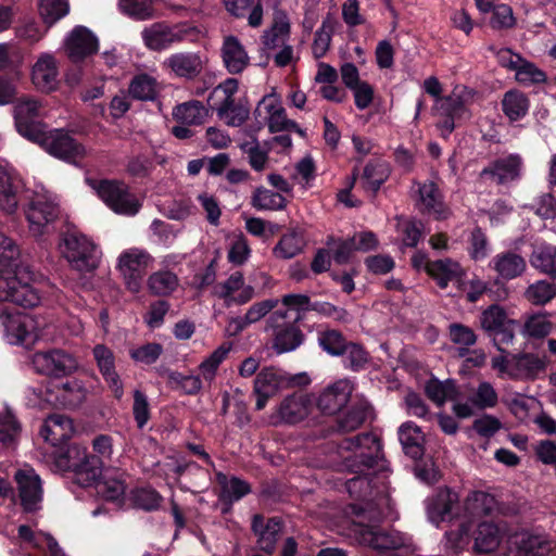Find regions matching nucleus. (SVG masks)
Listing matches in <instances>:
<instances>
[{
	"label": "nucleus",
	"mask_w": 556,
	"mask_h": 556,
	"mask_svg": "<svg viewBox=\"0 0 556 556\" xmlns=\"http://www.w3.org/2000/svg\"><path fill=\"white\" fill-rule=\"evenodd\" d=\"M18 248L0 233V302L10 301L23 307H35L41 295L33 286V273L28 267L20 266Z\"/></svg>",
	"instance_id": "obj_1"
},
{
	"label": "nucleus",
	"mask_w": 556,
	"mask_h": 556,
	"mask_svg": "<svg viewBox=\"0 0 556 556\" xmlns=\"http://www.w3.org/2000/svg\"><path fill=\"white\" fill-rule=\"evenodd\" d=\"M339 450L340 453H352L342 455L343 466L348 471L357 475L346 481V490L351 496L362 497L369 490V480L364 472L372 468L381 457V442L374 433H362L344 439Z\"/></svg>",
	"instance_id": "obj_2"
},
{
	"label": "nucleus",
	"mask_w": 556,
	"mask_h": 556,
	"mask_svg": "<svg viewBox=\"0 0 556 556\" xmlns=\"http://www.w3.org/2000/svg\"><path fill=\"white\" fill-rule=\"evenodd\" d=\"M96 455L88 453L87 447L72 444L63 455L56 459V466L62 470L74 472L76 482L90 486L101 476L104 462L110 460L113 454V440L110 435L99 434L92 440Z\"/></svg>",
	"instance_id": "obj_3"
},
{
	"label": "nucleus",
	"mask_w": 556,
	"mask_h": 556,
	"mask_svg": "<svg viewBox=\"0 0 556 556\" xmlns=\"http://www.w3.org/2000/svg\"><path fill=\"white\" fill-rule=\"evenodd\" d=\"M359 521L355 525V534L361 544L367 545L379 553L409 549L410 538L395 529L379 527L382 513L371 505L357 511Z\"/></svg>",
	"instance_id": "obj_4"
},
{
	"label": "nucleus",
	"mask_w": 556,
	"mask_h": 556,
	"mask_svg": "<svg viewBox=\"0 0 556 556\" xmlns=\"http://www.w3.org/2000/svg\"><path fill=\"white\" fill-rule=\"evenodd\" d=\"M238 89V80L227 78L217 85L207 98L208 108L228 127H241L250 116L248 103L236 99Z\"/></svg>",
	"instance_id": "obj_5"
},
{
	"label": "nucleus",
	"mask_w": 556,
	"mask_h": 556,
	"mask_svg": "<svg viewBox=\"0 0 556 556\" xmlns=\"http://www.w3.org/2000/svg\"><path fill=\"white\" fill-rule=\"evenodd\" d=\"M87 395L84 383L72 379L63 383L50 384L43 388L30 387L27 397L31 405L45 408L47 406L75 408L79 406Z\"/></svg>",
	"instance_id": "obj_6"
},
{
	"label": "nucleus",
	"mask_w": 556,
	"mask_h": 556,
	"mask_svg": "<svg viewBox=\"0 0 556 556\" xmlns=\"http://www.w3.org/2000/svg\"><path fill=\"white\" fill-rule=\"evenodd\" d=\"M85 180L99 199L114 213L124 216H135L139 213L142 203L124 181L90 177Z\"/></svg>",
	"instance_id": "obj_7"
},
{
	"label": "nucleus",
	"mask_w": 556,
	"mask_h": 556,
	"mask_svg": "<svg viewBox=\"0 0 556 556\" xmlns=\"http://www.w3.org/2000/svg\"><path fill=\"white\" fill-rule=\"evenodd\" d=\"M61 254L78 271H91L98 267L100 251L84 233L76 230L66 231L60 242Z\"/></svg>",
	"instance_id": "obj_8"
},
{
	"label": "nucleus",
	"mask_w": 556,
	"mask_h": 556,
	"mask_svg": "<svg viewBox=\"0 0 556 556\" xmlns=\"http://www.w3.org/2000/svg\"><path fill=\"white\" fill-rule=\"evenodd\" d=\"M153 262L154 257L144 249L130 248L119 254L117 269L130 292L138 293L141 290L143 277Z\"/></svg>",
	"instance_id": "obj_9"
},
{
	"label": "nucleus",
	"mask_w": 556,
	"mask_h": 556,
	"mask_svg": "<svg viewBox=\"0 0 556 556\" xmlns=\"http://www.w3.org/2000/svg\"><path fill=\"white\" fill-rule=\"evenodd\" d=\"M29 232L41 237L53 230V224L59 215L58 204L46 193L36 194L25 210Z\"/></svg>",
	"instance_id": "obj_10"
},
{
	"label": "nucleus",
	"mask_w": 556,
	"mask_h": 556,
	"mask_svg": "<svg viewBox=\"0 0 556 556\" xmlns=\"http://www.w3.org/2000/svg\"><path fill=\"white\" fill-rule=\"evenodd\" d=\"M31 364L37 374L53 378L70 376L78 367L76 358L61 349L37 351L31 356Z\"/></svg>",
	"instance_id": "obj_11"
},
{
	"label": "nucleus",
	"mask_w": 556,
	"mask_h": 556,
	"mask_svg": "<svg viewBox=\"0 0 556 556\" xmlns=\"http://www.w3.org/2000/svg\"><path fill=\"white\" fill-rule=\"evenodd\" d=\"M294 383L295 377L290 376L280 368H263L254 380L253 392L256 395V410L264 409L270 397Z\"/></svg>",
	"instance_id": "obj_12"
},
{
	"label": "nucleus",
	"mask_w": 556,
	"mask_h": 556,
	"mask_svg": "<svg viewBox=\"0 0 556 556\" xmlns=\"http://www.w3.org/2000/svg\"><path fill=\"white\" fill-rule=\"evenodd\" d=\"M287 311H275L267 319V329L273 330V348L278 354L294 351L304 340L301 329L294 324L287 321Z\"/></svg>",
	"instance_id": "obj_13"
},
{
	"label": "nucleus",
	"mask_w": 556,
	"mask_h": 556,
	"mask_svg": "<svg viewBox=\"0 0 556 556\" xmlns=\"http://www.w3.org/2000/svg\"><path fill=\"white\" fill-rule=\"evenodd\" d=\"M193 31L192 27L186 24L169 25L164 22L153 23L146 27L141 37L148 49L162 51L175 43H180Z\"/></svg>",
	"instance_id": "obj_14"
},
{
	"label": "nucleus",
	"mask_w": 556,
	"mask_h": 556,
	"mask_svg": "<svg viewBox=\"0 0 556 556\" xmlns=\"http://www.w3.org/2000/svg\"><path fill=\"white\" fill-rule=\"evenodd\" d=\"M18 498L25 513H36L42 508L43 486L40 476L31 467H23L15 471Z\"/></svg>",
	"instance_id": "obj_15"
},
{
	"label": "nucleus",
	"mask_w": 556,
	"mask_h": 556,
	"mask_svg": "<svg viewBox=\"0 0 556 556\" xmlns=\"http://www.w3.org/2000/svg\"><path fill=\"white\" fill-rule=\"evenodd\" d=\"M260 117L267 124L270 132L300 130L298 124L287 117L280 98L275 93L266 94L254 110V118Z\"/></svg>",
	"instance_id": "obj_16"
},
{
	"label": "nucleus",
	"mask_w": 556,
	"mask_h": 556,
	"mask_svg": "<svg viewBox=\"0 0 556 556\" xmlns=\"http://www.w3.org/2000/svg\"><path fill=\"white\" fill-rule=\"evenodd\" d=\"M41 102L33 97L21 98L14 105L15 126L23 137L39 140L43 125L39 121Z\"/></svg>",
	"instance_id": "obj_17"
},
{
	"label": "nucleus",
	"mask_w": 556,
	"mask_h": 556,
	"mask_svg": "<svg viewBox=\"0 0 556 556\" xmlns=\"http://www.w3.org/2000/svg\"><path fill=\"white\" fill-rule=\"evenodd\" d=\"M428 520L439 527L459 517V496L451 489H440L426 500Z\"/></svg>",
	"instance_id": "obj_18"
},
{
	"label": "nucleus",
	"mask_w": 556,
	"mask_h": 556,
	"mask_svg": "<svg viewBox=\"0 0 556 556\" xmlns=\"http://www.w3.org/2000/svg\"><path fill=\"white\" fill-rule=\"evenodd\" d=\"M433 111L441 118L437 127L443 138H447L453 132L456 127V121L470 117L469 110L463 98L455 93L438 98Z\"/></svg>",
	"instance_id": "obj_19"
},
{
	"label": "nucleus",
	"mask_w": 556,
	"mask_h": 556,
	"mask_svg": "<svg viewBox=\"0 0 556 556\" xmlns=\"http://www.w3.org/2000/svg\"><path fill=\"white\" fill-rule=\"evenodd\" d=\"M0 323L11 344L31 345L40 337L36 321L31 316H14L0 308Z\"/></svg>",
	"instance_id": "obj_20"
},
{
	"label": "nucleus",
	"mask_w": 556,
	"mask_h": 556,
	"mask_svg": "<svg viewBox=\"0 0 556 556\" xmlns=\"http://www.w3.org/2000/svg\"><path fill=\"white\" fill-rule=\"evenodd\" d=\"M34 141L39 142L49 154L67 162H75L86 154L84 146L62 130H42L41 138Z\"/></svg>",
	"instance_id": "obj_21"
},
{
	"label": "nucleus",
	"mask_w": 556,
	"mask_h": 556,
	"mask_svg": "<svg viewBox=\"0 0 556 556\" xmlns=\"http://www.w3.org/2000/svg\"><path fill=\"white\" fill-rule=\"evenodd\" d=\"M509 553L514 556H556V541L546 534L518 533L510 538Z\"/></svg>",
	"instance_id": "obj_22"
},
{
	"label": "nucleus",
	"mask_w": 556,
	"mask_h": 556,
	"mask_svg": "<svg viewBox=\"0 0 556 556\" xmlns=\"http://www.w3.org/2000/svg\"><path fill=\"white\" fill-rule=\"evenodd\" d=\"M311 401L303 393H293L286 396L276 410L269 416V424L295 425L304 420L309 414Z\"/></svg>",
	"instance_id": "obj_23"
},
{
	"label": "nucleus",
	"mask_w": 556,
	"mask_h": 556,
	"mask_svg": "<svg viewBox=\"0 0 556 556\" xmlns=\"http://www.w3.org/2000/svg\"><path fill=\"white\" fill-rule=\"evenodd\" d=\"M214 294L222 299L226 306H231L250 302L256 293L254 287L245 285L243 274L235 271L214 287Z\"/></svg>",
	"instance_id": "obj_24"
},
{
	"label": "nucleus",
	"mask_w": 556,
	"mask_h": 556,
	"mask_svg": "<svg viewBox=\"0 0 556 556\" xmlns=\"http://www.w3.org/2000/svg\"><path fill=\"white\" fill-rule=\"evenodd\" d=\"M418 189L417 205L421 213L432 216L437 220L447 219L452 212L443 201V194L435 182L427 180L416 184Z\"/></svg>",
	"instance_id": "obj_25"
},
{
	"label": "nucleus",
	"mask_w": 556,
	"mask_h": 556,
	"mask_svg": "<svg viewBox=\"0 0 556 556\" xmlns=\"http://www.w3.org/2000/svg\"><path fill=\"white\" fill-rule=\"evenodd\" d=\"M352 392V382L349 379H339L320 393L317 406L324 414L333 415L346 405Z\"/></svg>",
	"instance_id": "obj_26"
},
{
	"label": "nucleus",
	"mask_w": 556,
	"mask_h": 556,
	"mask_svg": "<svg viewBox=\"0 0 556 556\" xmlns=\"http://www.w3.org/2000/svg\"><path fill=\"white\" fill-rule=\"evenodd\" d=\"M522 159L517 153L500 157L481 170V177H490L500 185L514 181L521 176Z\"/></svg>",
	"instance_id": "obj_27"
},
{
	"label": "nucleus",
	"mask_w": 556,
	"mask_h": 556,
	"mask_svg": "<svg viewBox=\"0 0 556 556\" xmlns=\"http://www.w3.org/2000/svg\"><path fill=\"white\" fill-rule=\"evenodd\" d=\"M68 58L78 62L96 53L99 48L97 37L86 27L76 26L65 41Z\"/></svg>",
	"instance_id": "obj_28"
},
{
	"label": "nucleus",
	"mask_w": 556,
	"mask_h": 556,
	"mask_svg": "<svg viewBox=\"0 0 556 556\" xmlns=\"http://www.w3.org/2000/svg\"><path fill=\"white\" fill-rule=\"evenodd\" d=\"M31 81L42 92L56 89L59 84V68L55 58L50 53L39 55L31 68Z\"/></svg>",
	"instance_id": "obj_29"
},
{
	"label": "nucleus",
	"mask_w": 556,
	"mask_h": 556,
	"mask_svg": "<svg viewBox=\"0 0 556 556\" xmlns=\"http://www.w3.org/2000/svg\"><path fill=\"white\" fill-rule=\"evenodd\" d=\"M220 56L227 72L231 75L241 74L250 65V56L238 37H224Z\"/></svg>",
	"instance_id": "obj_30"
},
{
	"label": "nucleus",
	"mask_w": 556,
	"mask_h": 556,
	"mask_svg": "<svg viewBox=\"0 0 556 556\" xmlns=\"http://www.w3.org/2000/svg\"><path fill=\"white\" fill-rule=\"evenodd\" d=\"M73 420L63 414L48 416L40 428V435L52 446L62 445L74 434Z\"/></svg>",
	"instance_id": "obj_31"
},
{
	"label": "nucleus",
	"mask_w": 556,
	"mask_h": 556,
	"mask_svg": "<svg viewBox=\"0 0 556 556\" xmlns=\"http://www.w3.org/2000/svg\"><path fill=\"white\" fill-rule=\"evenodd\" d=\"M164 67L177 77L193 79L203 71V61L198 52H176L166 58Z\"/></svg>",
	"instance_id": "obj_32"
},
{
	"label": "nucleus",
	"mask_w": 556,
	"mask_h": 556,
	"mask_svg": "<svg viewBox=\"0 0 556 556\" xmlns=\"http://www.w3.org/2000/svg\"><path fill=\"white\" fill-rule=\"evenodd\" d=\"M20 181L12 167L0 163V210L14 214L18 206Z\"/></svg>",
	"instance_id": "obj_33"
},
{
	"label": "nucleus",
	"mask_w": 556,
	"mask_h": 556,
	"mask_svg": "<svg viewBox=\"0 0 556 556\" xmlns=\"http://www.w3.org/2000/svg\"><path fill=\"white\" fill-rule=\"evenodd\" d=\"M505 536V529L490 521L478 525L475 532L473 551L476 554H489L495 552Z\"/></svg>",
	"instance_id": "obj_34"
},
{
	"label": "nucleus",
	"mask_w": 556,
	"mask_h": 556,
	"mask_svg": "<svg viewBox=\"0 0 556 556\" xmlns=\"http://www.w3.org/2000/svg\"><path fill=\"white\" fill-rule=\"evenodd\" d=\"M490 267L504 280L521 276L526 268V260L518 253L505 251L497 253L490 262Z\"/></svg>",
	"instance_id": "obj_35"
},
{
	"label": "nucleus",
	"mask_w": 556,
	"mask_h": 556,
	"mask_svg": "<svg viewBox=\"0 0 556 556\" xmlns=\"http://www.w3.org/2000/svg\"><path fill=\"white\" fill-rule=\"evenodd\" d=\"M252 529L258 536L257 544L260 549L267 554L274 553L282 529L281 521L277 518H271L264 523V518L255 515L252 520Z\"/></svg>",
	"instance_id": "obj_36"
},
{
	"label": "nucleus",
	"mask_w": 556,
	"mask_h": 556,
	"mask_svg": "<svg viewBox=\"0 0 556 556\" xmlns=\"http://www.w3.org/2000/svg\"><path fill=\"white\" fill-rule=\"evenodd\" d=\"M93 356L101 374L112 388L115 396L121 399L123 395V384L115 371V358L113 352L108 346L98 344L93 348Z\"/></svg>",
	"instance_id": "obj_37"
},
{
	"label": "nucleus",
	"mask_w": 556,
	"mask_h": 556,
	"mask_svg": "<svg viewBox=\"0 0 556 556\" xmlns=\"http://www.w3.org/2000/svg\"><path fill=\"white\" fill-rule=\"evenodd\" d=\"M290 21L285 11L274 14L271 26L264 30L261 40L265 50H274L280 43L285 45L290 37Z\"/></svg>",
	"instance_id": "obj_38"
},
{
	"label": "nucleus",
	"mask_w": 556,
	"mask_h": 556,
	"mask_svg": "<svg viewBox=\"0 0 556 556\" xmlns=\"http://www.w3.org/2000/svg\"><path fill=\"white\" fill-rule=\"evenodd\" d=\"M426 271L442 289L446 288L450 282L460 280L464 275L460 264L451 258L438 260L427 264Z\"/></svg>",
	"instance_id": "obj_39"
},
{
	"label": "nucleus",
	"mask_w": 556,
	"mask_h": 556,
	"mask_svg": "<svg viewBox=\"0 0 556 556\" xmlns=\"http://www.w3.org/2000/svg\"><path fill=\"white\" fill-rule=\"evenodd\" d=\"M180 280L174 270L160 268L150 274L147 279V288L152 295L169 296L179 288Z\"/></svg>",
	"instance_id": "obj_40"
},
{
	"label": "nucleus",
	"mask_w": 556,
	"mask_h": 556,
	"mask_svg": "<svg viewBox=\"0 0 556 556\" xmlns=\"http://www.w3.org/2000/svg\"><path fill=\"white\" fill-rule=\"evenodd\" d=\"M399 440L406 455L414 459L422 456L424 433L413 421H406L399 428Z\"/></svg>",
	"instance_id": "obj_41"
},
{
	"label": "nucleus",
	"mask_w": 556,
	"mask_h": 556,
	"mask_svg": "<svg viewBox=\"0 0 556 556\" xmlns=\"http://www.w3.org/2000/svg\"><path fill=\"white\" fill-rule=\"evenodd\" d=\"M501 105L505 116L510 122H517L528 114L530 101L522 91L513 89L504 93Z\"/></svg>",
	"instance_id": "obj_42"
},
{
	"label": "nucleus",
	"mask_w": 556,
	"mask_h": 556,
	"mask_svg": "<svg viewBox=\"0 0 556 556\" xmlns=\"http://www.w3.org/2000/svg\"><path fill=\"white\" fill-rule=\"evenodd\" d=\"M530 264L533 268L538 269L542 274L549 276L554 281H556L555 245L548 243L536 245L530 255Z\"/></svg>",
	"instance_id": "obj_43"
},
{
	"label": "nucleus",
	"mask_w": 556,
	"mask_h": 556,
	"mask_svg": "<svg viewBox=\"0 0 556 556\" xmlns=\"http://www.w3.org/2000/svg\"><path fill=\"white\" fill-rule=\"evenodd\" d=\"M217 480L220 484L219 500L224 503L232 504L240 501L251 492L250 484L237 477L227 478L224 473H217Z\"/></svg>",
	"instance_id": "obj_44"
},
{
	"label": "nucleus",
	"mask_w": 556,
	"mask_h": 556,
	"mask_svg": "<svg viewBox=\"0 0 556 556\" xmlns=\"http://www.w3.org/2000/svg\"><path fill=\"white\" fill-rule=\"evenodd\" d=\"M173 117L180 124L201 125L207 116V110L202 102L198 100L187 101L177 104L173 109Z\"/></svg>",
	"instance_id": "obj_45"
},
{
	"label": "nucleus",
	"mask_w": 556,
	"mask_h": 556,
	"mask_svg": "<svg viewBox=\"0 0 556 556\" xmlns=\"http://www.w3.org/2000/svg\"><path fill=\"white\" fill-rule=\"evenodd\" d=\"M545 368L544 362L534 354L514 355L510 379H532Z\"/></svg>",
	"instance_id": "obj_46"
},
{
	"label": "nucleus",
	"mask_w": 556,
	"mask_h": 556,
	"mask_svg": "<svg viewBox=\"0 0 556 556\" xmlns=\"http://www.w3.org/2000/svg\"><path fill=\"white\" fill-rule=\"evenodd\" d=\"M305 247V240L302 233L295 229L285 233L277 244L273 253L277 258L290 260L300 254Z\"/></svg>",
	"instance_id": "obj_47"
},
{
	"label": "nucleus",
	"mask_w": 556,
	"mask_h": 556,
	"mask_svg": "<svg viewBox=\"0 0 556 556\" xmlns=\"http://www.w3.org/2000/svg\"><path fill=\"white\" fill-rule=\"evenodd\" d=\"M279 304L278 299H267L252 304L244 316L238 317L232 320V324L236 325V330L241 331L248 326L260 321L264 318L268 313H270L274 308Z\"/></svg>",
	"instance_id": "obj_48"
},
{
	"label": "nucleus",
	"mask_w": 556,
	"mask_h": 556,
	"mask_svg": "<svg viewBox=\"0 0 556 556\" xmlns=\"http://www.w3.org/2000/svg\"><path fill=\"white\" fill-rule=\"evenodd\" d=\"M129 94L141 101H153L157 97V81L148 74L136 75L128 87Z\"/></svg>",
	"instance_id": "obj_49"
},
{
	"label": "nucleus",
	"mask_w": 556,
	"mask_h": 556,
	"mask_svg": "<svg viewBox=\"0 0 556 556\" xmlns=\"http://www.w3.org/2000/svg\"><path fill=\"white\" fill-rule=\"evenodd\" d=\"M371 407L367 402H359L351 406L338 420V428L342 432L358 429L370 415Z\"/></svg>",
	"instance_id": "obj_50"
},
{
	"label": "nucleus",
	"mask_w": 556,
	"mask_h": 556,
	"mask_svg": "<svg viewBox=\"0 0 556 556\" xmlns=\"http://www.w3.org/2000/svg\"><path fill=\"white\" fill-rule=\"evenodd\" d=\"M390 167L384 161L369 162L363 173V181L366 189L377 192L381 185L389 178Z\"/></svg>",
	"instance_id": "obj_51"
},
{
	"label": "nucleus",
	"mask_w": 556,
	"mask_h": 556,
	"mask_svg": "<svg viewBox=\"0 0 556 556\" xmlns=\"http://www.w3.org/2000/svg\"><path fill=\"white\" fill-rule=\"evenodd\" d=\"M155 0H118L119 10L136 21H148L155 16Z\"/></svg>",
	"instance_id": "obj_52"
},
{
	"label": "nucleus",
	"mask_w": 556,
	"mask_h": 556,
	"mask_svg": "<svg viewBox=\"0 0 556 556\" xmlns=\"http://www.w3.org/2000/svg\"><path fill=\"white\" fill-rule=\"evenodd\" d=\"M230 351L231 343L225 342L199 365V370L206 382L211 383L214 380L219 365L226 359Z\"/></svg>",
	"instance_id": "obj_53"
},
{
	"label": "nucleus",
	"mask_w": 556,
	"mask_h": 556,
	"mask_svg": "<svg viewBox=\"0 0 556 556\" xmlns=\"http://www.w3.org/2000/svg\"><path fill=\"white\" fill-rule=\"evenodd\" d=\"M333 31L334 21L328 16L321 22L320 27L315 31L312 43V53L315 59H321L326 55L330 48Z\"/></svg>",
	"instance_id": "obj_54"
},
{
	"label": "nucleus",
	"mask_w": 556,
	"mask_h": 556,
	"mask_svg": "<svg viewBox=\"0 0 556 556\" xmlns=\"http://www.w3.org/2000/svg\"><path fill=\"white\" fill-rule=\"evenodd\" d=\"M340 356L343 357L344 367L352 371H361L369 362L368 352L356 342H348L344 352Z\"/></svg>",
	"instance_id": "obj_55"
},
{
	"label": "nucleus",
	"mask_w": 556,
	"mask_h": 556,
	"mask_svg": "<svg viewBox=\"0 0 556 556\" xmlns=\"http://www.w3.org/2000/svg\"><path fill=\"white\" fill-rule=\"evenodd\" d=\"M556 296V287L547 280H538L525 291V298L533 305H545Z\"/></svg>",
	"instance_id": "obj_56"
},
{
	"label": "nucleus",
	"mask_w": 556,
	"mask_h": 556,
	"mask_svg": "<svg viewBox=\"0 0 556 556\" xmlns=\"http://www.w3.org/2000/svg\"><path fill=\"white\" fill-rule=\"evenodd\" d=\"M252 205L258 211H278L286 206V199L271 190L258 188L252 197Z\"/></svg>",
	"instance_id": "obj_57"
},
{
	"label": "nucleus",
	"mask_w": 556,
	"mask_h": 556,
	"mask_svg": "<svg viewBox=\"0 0 556 556\" xmlns=\"http://www.w3.org/2000/svg\"><path fill=\"white\" fill-rule=\"evenodd\" d=\"M425 391L427 396L438 405H443L445 401L452 400L456 394V386L452 380L440 381L430 379Z\"/></svg>",
	"instance_id": "obj_58"
},
{
	"label": "nucleus",
	"mask_w": 556,
	"mask_h": 556,
	"mask_svg": "<svg viewBox=\"0 0 556 556\" xmlns=\"http://www.w3.org/2000/svg\"><path fill=\"white\" fill-rule=\"evenodd\" d=\"M470 403L478 409L494 408L498 403V394L494 387L488 381H481L472 395Z\"/></svg>",
	"instance_id": "obj_59"
},
{
	"label": "nucleus",
	"mask_w": 556,
	"mask_h": 556,
	"mask_svg": "<svg viewBox=\"0 0 556 556\" xmlns=\"http://www.w3.org/2000/svg\"><path fill=\"white\" fill-rule=\"evenodd\" d=\"M494 498L482 491H475L469 494L465 502V508L470 517H481L492 511Z\"/></svg>",
	"instance_id": "obj_60"
},
{
	"label": "nucleus",
	"mask_w": 556,
	"mask_h": 556,
	"mask_svg": "<svg viewBox=\"0 0 556 556\" xmlns=\"http://www.w3.org/2000/svg\"><path fill=\"white\" fill-rule=\"evenodd\" d=\"M70 4L67 0H39V13L48 25L56 23L67 15Z\"/></svg>",
	"instance_id": "obj_61"
},
{
	"label": "nucleus",
	"mask_w": 556,
	"mask_h": 556,
	"mask_svg": "<svg viewBox=\"0 0 556 556\" xmlns=\"http://www.w3.org/2000/svg\"><path fill=\"white\" fill-rule=\"evenodd\" d=\"M553 330V323L548 313L531 315L523 325V333L531 338H544Z\"/></svg>",
	"instance_id": "obj_62"
},
{
	"label": "nucleus",
	"mask_w": 556,
	"mask_h": 556,
	"mask_svg": "<svg viewBox=\"0 0 556 556\" xmlns=\"http://www.w3.org/2000/svg\"><path fill=\"white\" fill-rule=\"evenodd\" d=\"M348 342L343 334L334 329L318 333L319 346L331 356H340L344 352Z\"/></svg>",
	"instance_id": "obj_63"
},
{
	"label": "nucleus",
	"mask_w": 556,
	"mask_h": 556,
	"mask_svg": "<svg viewBox=\"0 0 556 556\" xmlns=\"http://www.w3.org/2000/svg\"><path fill=\"white\" fill-rule=\"evenodd\" d=\"M505 324L511 321L507 319L506 312L500 305H491L481 313L480 325L489 334L500 330Z\"/></svg>",
	"instance_id": "obj_64"
}]
</instances>
